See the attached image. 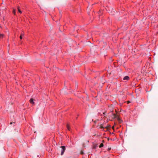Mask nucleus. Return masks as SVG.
Returning a JSON list of instances; mask_svg holds the SVG:
<instances>
[{
  "label": "nucleus",
  "mask_w": 158,
  "mask_h": 158,
  "mask_svg": "<svg viewBox=\"0 0 158 158\" xmlns=\"http://www.w3.org/2000/svg\"><path fill=\"white\" fill-rule=\"evenodd\" d=\"M20 39H22V35H20Z\"/></svg>",
  "instance_id": "obj_12"
},
{
  "label": "nucleus",
  "mask_w": 158,
  "mask_h": 158,
  "mask_svg": "<svg viewBox=\"0 0 158 158\" xmlns=\"http://www.w3.org/2000/svg\"><path fill=\"white\" fill-rule=\"evenodd\" d=\"M21 35H22V36H23L24 35L23 34H21Z\"/></svg>",
  "instance_id": "obj_16"
},
{
  "label": "nucleus",
  "mask_w": 158,
  "mask_h": 158,
  "mask_svg": "<svg viewBox=\"0 0 158 158\" xmlns=\"http://www.w3.org/2000/svg\"><path fill=\"white\" fill-rule=\"evenodd\" d=\"M130 101H128L127 102V103H130Z\"/></svg>",
  "instance_id": "obj_18"
},
{
  "label": "nucleus",
  "mask_w": 158,
  "mask_h": 158,
  "mask_svg": "<svg viewBox=\"0 0 158 158\" xmlns=\"http://www.w3.org/2000/svg\"><path fill=\"white\" fill-rule=\"evenodd\" d=\"M103 143H101L100 145H99V147L100 148H102V147H103Z\"/></svg>",
  "instance_id": "obj_8"
},
{
  "label": "nucleus",
  "mask_w": 158,
  "mask_h": 158,
  "mask_svg": "<svg viewBox=\"0 0 158 158\" xmlns=\"http://www.w3.org/2000/svg\"><path fill=\"white\" fill-rule=\"evenodd\" d=\"M18 11L20 13H22V11H21V10L19 9V7H18Z\"/></svg>",
  "instance_id": "obj_9"
},
{
  "label": "nucleus",
  "mask_w": 158,
  "mask_h": 158,
  "mask_svg": "<svg viewBox=\"0 0 158 158\" xmlns=\"http://www.w3.org/2000/svg\"><path fill=\"white\" fill-rule=\"evenodd\" d=\"M112 128H113V129H114V126H113V127H112Z\"/></svg>",
  "instance_id": "obj_20"
},
{
  "label": "nucleus",
  "mask_w": 158,
  "mask_h": 158,
  "mask_svg": "<svg viewBox=\"0 0 158 158\" xmlns=\"http://www.w3.org/2000/svg\"><path fill=\"white\" fill-rule=\"evenodd\" d=\"M67 129L69 131L70 130V128L69 126V125L68 124L67 125Z\"/></svg>",
  "instance_id": "obj_5"
},
{
  "label": "nucleus",
  "mask_w": 158,
  "mask_h": 158,
  "mask_svg": "<svg viewBox=\"0 0 158 158\" xmlns=\"http://www.w3.org/2000/svg\"><path fill=\"white\" fill-rule=\"evenodd\" d=\"M45 20L46 21H47V22H48V19H45Z\"/></svg>",
  "instance_id": "obj_14"
},
{
  "label": "nucleus",
  "mask_w": 158,
  "mask_h": 158,
  "mask_svg": "<svg viewBox=\"0 0 158 158\" xmlns=\"http://www.w3.org/2000/svg\"><path fill=\"white\" fill-rule=\"evenodd\" d=\"M110 149H111V148H108V150H110Z\"/></svg>",
  "instance_id": "obj_19"
},
{
  "label": "nucleus",
  "mask_w": 158,
  "mask_h": 158,
  "mask_svg": "<svg viewBox=\"0 0 158 158\" xmlns=\"http://www.w3.org/2000/svg\"><path fill=\"white\" fill-rule=\"evenodd\" d=\"M83 152H81V154H83Z\"/></svg>",
  "instance_id": "obj_15"
},
{
  "label": "nucleus",
  "mask_w": 158,
  "mask_h": 158,
  "mask_svg": "<svg viewBox=\"0 0 158 158\" xmlns=\"http://www.w3.org/2000/svg\"><path fill=\"white\" fill-rule=\"evenodd\" d=\"M110 127V126H108L105 127V128H106L107 129V130H108V128Z\"/></svg>",
  "instance_id": "obj_13"
},
{
  "label": "nucleus",
  "mask_w": 158,
  "mask_h": 158,
  "mask_svg": "<svg viewBox=\"0 0 158 158\" xmlns=\"http://www.w3.org/2000/svg\"><path fill=\"white\" fill-rule=\"evenodd\" d=\"M113 115L114 116V118H116L117 119V120L118 119V118H120L119 117L118 115H117L115 114H113Z\"/></svg>",
  "instance_id": "obj_2"
},
{
  "label": "nucleus",
  "mask_w": 158,
  "mask_h": 158,
  "mask_svg": "<svg viewBox=\"0 0 158 158\" xmlns=\"http://www.w3.org/2000/svg\"><path fill=\"white\" fill-rule=\"evenodd\" d=\"M29 102L31 104H32V105L34 104V102L33 101V99L32 98H31Z\"/></svg>",
  "instance_id": "obj_3"
},
{
  "label": "nucleus",
  "mask_w": 158,
  "mask_h": 158,
  "mask_svg": "<svg viewBox=\"0 0 158 158\" xmlns=\"http://www.w3.org/2000/svg\"><path fill=\"white\" fill-rule=\"evenodd\" d=\"M119 122V123H121L122 122V120L120 119V118H118V119L117 120Z\"/></svg>",
  "instance_id": "obj_6"
},
{
  "label": "nucleus",
  "mask_w": 158,
  "mask_h": 158,
  "mask_svg": "<svg viewBox=\"0 0 158 158\" xmlns=\"http://www.w3.org/2000/svg\"><path fill=\"white\" fill-rule=\"evenodd\" d=\"M4 35L2 34H0V38L2 39L3 38Z\"/></svg>",
  "instance_id": "obj_7"
},
{
  "label": "nucleus",
  "mask_w": 158,
  "mask_h": 158,
  "mask_svg": "<svg viewBox=\"0 0 158 158\" xmlns=\"http://www.w3.org/2000/svg\"><path fill=\"white\" fill-rule=\"evenodd\" d=\"M13 13L14 15L15 14V9H14L13 11Z\"/></svg>",
  "instance_id": "obj_11"
},
{
  "label": "nucleus",
  "mask_w": 158,
  "mask_h": 158,
  "mask_svg": "<svg viewBox=\"0 0 158 158\" xmlns=\"http://www.w3.org/2000/svg\"><path fill=\"white\" fill-rule=\"evenodd\" d=\"M129 79V77L128 76H125L123 79L124 80H128Z\"/></svg>",
  "instance_id": "obj_4"
},
{
  "label": "nucleus",
  "mask_w": 158,
  "mask_h": 158,
  "mask_svg": "<svg viewBox=\"0 0 158 158\" xmlns=\"http://www.w3.org/2000/svg\"><path fill=\"white\" fill-rule=\"evenodd\" d=\"M61 148H62L61 155H62L64 154V152L65 150V148L64 146H61Z\"/></svg>",
  "instance_id": "obj_1"
},
{
  "label": "nucleus",
  "mask_w": 158,
  "mask_h": 158,
  "mask_svg": "<svg viewBox=\"0 0 158 158\" xmlns=\"http://www.w3.org/2000/svg\"><path fill=\"white\" fill-rule=\"evenodd\" d=\"M12 123H13V122H11V123H10V124H12Z\"/></svg>",
  "instance_id": "obj_17"
},
{
  "label": "nucleus",
  "mask_w": 158,
  "mask_h": 158,
  "mask_svg": "<svg viewBox=\"0 0 158 158\" xmlns=\"http://www.w3.org/2000/svg\"><path fill=\"white\" fill-rule=\"evenodd\" d=\"M96 148V147H94V148Z\"/></svg>",
  "instance_id": "obj_21"
},
{
  "label": "nucleus",
  "mask_w": 158,
  "mask_h": 158,
  "mask_svg": "<svg viewBox=\"0 0 158 158\" xmlns=\"http://www.w3.org/2000/svg\"><path fill=\"white\" fill-rule=\"evenodd\" d=\"M100 128H104V127L103 126V125L102 124H101L100 127Z\"/></svg>",
  "instance_id": "obj_10"
}]
</instances>
